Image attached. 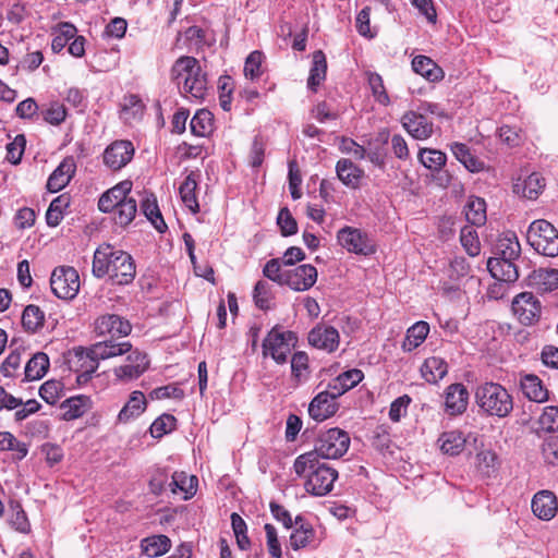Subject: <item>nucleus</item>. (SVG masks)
<instances>
[{"mask_svg": "<svg viewBox=\"0 0 558 558\" xmlns=\"http://www.w3.org/2000/svg\"><path fill=\"white\" fill-rule=\"evenodd\" d=\"M196 486H197L196 476L187 477L186 474L183 472H181V473L175 472L172 475V481L169 483V487L171 488L172 493H175L177 488H178L186 494L184 499H189L190 497L195 495Z\"/></svg>", "mask_w": 558, "mask_h": 558, "instance_id": "obj_47", "label": "nucleus"}, {"mask_svg": "<svg viewBox=\"0 0 558 558\" xmlns=\"http://www.w3.org/2000/svg\"><path fill=\"white\" fill-rule=\"evenodd\" d=\"M262 61L263 53L259 51H253L248 54L244 64V74L245 77L255 80L262 74Z\"/></svg>", "mask_w": 558, "mask_h": 558, "instance_id": "obj_60", "label": "nucleus"}, {"mask_svg": "<svg viewBox=\"0 0 558 558\" xmlns=\"http://www.w3.org/2000/svg\"><path fill=\"white\" fill-rule=\"evenodd\" d=\"M363 378L364 374L361 369L352 368L338 375L328 384V387L336 396L341 397L347 391L359 385Z\"/></svg>", "mask_w": 558, "mask_h": 558, "instance_id": "obj_25", "label": "nucleus"}, {"mask_svg": "<svg viewBox=\"0 0 558 558\" xmlns=\"http://www.w3.org/2000/svg\"><path fill=\"white\" fill-rule=\"evenodd\" d=\"M429 332V325L426 322H417L412 325L405 335L402 342V349L404 351H412L420 347L426 339Z\"/></svg>", "mask_w": 558, "mask_h": 558, "instance_id": "obj_37", "label": "nucleus"}, {"mask_svg": "<svg viewBox=\"0 0 558 558\" xmlns=\"http://www.w3.org/2000/svg\"><path fill=\"white\" fill-rule=\"evenodd\" d=\"M141 548L147 557L156 558L165 555L171 548V541L162 534L153 535L141 541Z\"/></svg>", "mask_w": 558, "mask_h": 558, "instance_id": "obj_32", "label": "nucleus"}, {"mask_svg": "<svg viewBox=\"0 0 558 558\" xmlns=\"http://www.w3.org/2000/svg\"><path fill=\"white\" fill-rule=\"evenodd\" d=\"M76 171V162L73 156L65 157L53 170L47 181V189L51 193H57L65 187Z\"/></svg>", "mask_w": 558, "mask_h": 558, "instance_id": "obj_19", "label": "nucleus"}, {"mask_svg": "<svg viewBox=\"0 0 558 558\" xmlns=\"http://www.w3.org/2000/svg\"><path fill=\"white\" fill-rule=\"evenodd\" d=\"M460 241L470 256L480 254V242L475 230L472 227H464L461 229Z\"/></svg>", "mask_w": 558, "mask_h": 558, "instance_id": "obj_56", "label": "nucleus"}, {"mask_svg": "<svg viewBox=\"0 0 558 558\" xmlns=\"http://www.w3.org/2000/svg\"><path fill=\"white\" fill-rule=\"evenodd\" d=\"M539 427L548 433L558 432V407L548 405L543 409L538 418Z\"/></svg>", "mask_w": 558, "mask_h": 558, "instance_id": "obj_53", "label": "nucleus"}, {"mask_svg": "<svg viewBox=\"0 0 558 558\" xmlns=\"http://www.w3.org/2000/svg\"><path fill=\"white\" fill-rule=\"evenodd\" d=\"M529 244L544 256L558 255V231L545 219L533 221L526 232Z\"/></svg>", "mask_w": 558, "mask_h": 558, "instance_id": "obj_6", "label": "nucleus"}, {"mask_svg": "<svg viewBox=\"0 0 558 558\" xmlns=\"http://www.w3.org/2000/svg\"><path fill=\"white\" fill-rule=\"evenodd\" d=\"M277 223L283 236L293 235L298 232V223L287 207L280 209Z\"/></svg>", "mask_w": 558, "mask_h": 558, "instance_id": "obj_57", "label": "nucleus"}, {"mask_svg": "<svg viewBox=\"0 0 558 558\" xmlns=\"http://www.w3.org/2000/svg\"><path fill=\"white\" fill-rule=\"evenodd\" d=\"M95 331L98 336L109 335V340L117 341L114 337L128 336L132 331V325L119 315L106 314L96 319Z\"/></svg>", "mask_w": 558, "mask_h": 558, "instance_id": "obj_15", "label": "nucleus"}, {"mask_svg": "<svg viewBox=\"0 0 558 558\" xmlns=\"http://www.w3.org/2000/svg\"><path fill=\"white\" fill-rule=\"evenodd\" d=\"M402 126L415 140H427L433 135V123L427 118L418 112L409 111L401 118Z\"/></svg>", "mask_w": 558, "mask_h": 558, "instance_id": "obj_16", "label": "nucleus"}, {"mask_svg": "<svg viewBox=\"0 0 558 558\" xmlns=\"http://www.w3.org/2000/svg\"><path fill=\"white\" fill-rule=\"evenodd\" d=\"M317 280V269L310 264H304L294 269L287 270L286 284L295 291L311 289Z\"/></svg>", "mask_w": 558, "mask_h": 558, "instance_id": "obj_18", "label": "nucleus"}, {"mask_svg": "<svg viewBox=\"0 0 558 558\" xmlns=\"http://www.w3.org/2000/svg\"><path fill=\"white\" fill-rule=\"evenodd\" d=\"M308 342L317 349L333 352L339 345V332L335 327L318 325L310 331Z\"/></svg>", "mask_w": 558, "mask_h": 558, "instance_id": "obj_20", "label": "nucleus"}, {"mask_svg": "<svg viewBox=\"0 0 558 558\" xmlns=\"http://www.w3.org/2000/svg\"><path fill=\"white\" fill-rule=\"evenodd\" d=\"M451 151L454 157L464 165V167L471 172H478L483 170L484 162L473 156L465 144L453 143L451 145Z\"/></svg>", "mask_w": 558, "mask_h": 558, "instance_id": "obj_40", "label": "nucleus"}, {"mask_svg": "<svg viewBox=\"0 0 558 558\" xmlns=\"http://www.w3.org/2000/svg\"><path fill=\"white\" fill-rule=\"evenodd\" d=\"M412 69L429 82H437L444 77V71L426 56H416L412 60Z\"/></svg>", "mask_w": 558, "mask_h": 558, "instance_id": "obj_31", "label": "nucleus"}, {"mask_svg": "<svg viewBox=\"0 0 558 558\" xmlns=\"http://www.w3.org/2000/svg\"><path fill=\"white\" fill-rule=\"evenodd\" d=\"M92 272L96 278L109 276L114 284L124 286L134 280L136 267L129 253L104 243L94 253Z\"/></svg>", "mask_w": 558, "mask_h": 558, "instance_id": "obj_1", "label": "nucleus"}, {"mask_svg": "<svg viewBox=\"0 0 558 558\" xmlns=\"http://www.w3.org/2000/svg\"><path fill=\"white\" fill-rule=\"evenodd\" d=\"M114 344H128L130 348L124 352L126 354L125 363L113 369L114 376L123 381L138 378L149 366V360L146 353L134 349L129 341H114Z\"/></svg>", "mask_w": 558, "mask_h": 558, "instance_id": "obj_10", "label": "nucleus"}, {"mask_svg": "<svg viewBox=\"0 0 558 558\" xmlns=\"http://www.w3.org/2000/svg\"><path fill=\"white\" fill-rule=\"evenodd\" d=\"M298 337L293 331H281L274 327L263 341V355L270 356L277 364H284Z\"/></svg>", "mask_w": 558, "mask_h": 558, "instance_id": "obj_8", "label": "nucleus"}, {"mask_svg": "<svg viewBox=\"0 0 558 558\" xmlns=\"http://www.w3.org/2000/svg\"><path fill=\"white\" fill-rule=\"evenodd\" d=\"M39 396L48 404H54L63 396V384L59 380H47L40 386Z\"/></svg>", "mask_w": 558, "mask_h": 558, "instance_id": "obj_50", "label": "nucleus"}, {"mask_svg": "<svg viewBox=\"0 0 558 558\" xmlns=\"http://www.w3.org/2000/svg\"><path fill=\"white\" fill-rule=\"evenodd\" d=\"M70 198L65 194L56 197L46 213V221L49 227H57L63 219V210L69 206Z\"/></svg>", "mask_w": 558, "mask_h": 558, "instance_id": "obj_46", "label": "nucleus"}, {"mask_svg": "<svg viewBox=\"0 0 558 558\" xmlns=\"http://www.w3.org/2000/svg\"><path fill=\"white\" fill-rule=\"evenodd\" d=\"M545 186L544 178L534 172L523 182V196L529 199H535Z\"/></svg>", "mask_w": 558, "mask_h": 558, "instance_id": "obj_55", "label": "nucleus"}, {"mask_svg": "<svg viewBox=\"0 0 558 558\" xmlns=\"http://www.w3.org/2000/svg\"><path fill=\"white\" fill-rule=\"evenodd\" d=\"M231 525L236 539V545L241 550H247L251 547V541L247 536V525L240 514H231Z\"/></svg>", "mask_w": 558, "mask_h": 558, "instance_id": "obj_49", "label": "nucleus"}, {"mask_svg": "<svg viewBox=\"0 0 558 558\" xmlns=\"http://www.w3.org/2000/svg\"><path fill=\"white\" fill-rule=\"evenodd\" d=\"M146 409V399L143 392L133 391L129 401L119 412L118 418L120 422L126 423L130 420L141 415Z\"/></svg>", "mask_w": 558, "mask_h": 558, "instance_id": "obj_33", "label": "nucleus"}, {"mask_svg": "<svg viewBox=\"0 0 558 558\" xmlns=\"http://www.w3.org/2000/svg\"><path fill=\"white\" fill-rule=\"evenodd\" d=\"M531 507L533 513L545 521L553 519L558 509L556 496L548 490L535 494Z\"/></svg>", "mask_w": 558, "mask_h": 558, "instance_id": "obj_23", "label": "nucleus"}, {"mask_svg": "<svg viewBox=\"0 0 558 558\" xmlns=\"http://www.w3.org/2000/svg\"><path fill=\"white\" fill-rule=\"evenodd\" d=\"M469 391L463 384L449 385L445 390V411L449 415H459L466 411Z\"/></svg>", "mask_w": 558, "mask_h": 558, "instance_id": "obj_17", "label": "nucleus"}, {"mask_svg": "<svg viewBox=\"0 0 558 558\" xmlns=\"http://www.w3.org/2000/svg\"><path fill=\"white\" fill-rule=\"evenodd\" d=\"M26 140L23 134L16 135L15 138L7 145V159L13 165L20 163Z\"/></svg>", "mask_w": 558, "mask_h": 558, "instance_id": "obj_59", "label": "nucleus"}, {"mask_svg": "<svg viewBox=\"0 0 558 558\" xmlns=\"http://www.w3.org/2000/svg\"><path fill=\"white\" fill-rule=\"evenodd\" d=\"M113 211L117 225L121 227L130 225L137 213L136 199L128 196Z\"/></svg>", "mask_w": 558, "mask_h": 558, "instance_id": "obj_43", "label": "nucleus"}, {"mask_svg": "<svg viewBox=\"0 0 558 558\" xmlns=\"http://www.w3.org/2000/svg\"><path fill=\"white\" fill-rule=\"evenodd\" d=\"M465 441L463 434L459 430L445 432L438 438L440 450L449 456H458L462 452Z\"/></svg>", "mask_w": 558, "mask_h": 558, "instance_id": "obj_35", "label": "nucleus"}, {"mask_svg": "<svg viewBox=\"0 0 558 558\" xmlns=\"http://www.w3.org/2000/svg\"><path fill=\"white\" fill-rule=\"evenodd\" d=\"M197 174L190 172L179 189V193L184 205L193 213L199 210V205L196 198Z\"/></svg>", "mask_w": 558, "mask_h": 558, "instance_id": "obj_34", "label": "nucleus"}, {"mask_svg": "<svg viewBox=\"0 0 558 558\" xmlns=\"http://www.w3.org/2000/svg\"><path fill=\"white\" fill-rule=\"evenodd\" d=\"M177 418L171 414H162L150 425V434L154 438H161L175 428Z\"/></svg>", "mask_w": 558, "mask_h": 558, "instance_id": "obj_51", "label": "nucleus"}, {"mask_svg": "<svg viewBox=\"0 0 558 558\" xmlns=\"http://www.w3.org/2000/svg\"><path fill=\"white\" fill-rule=\"evenodd\" d=\"M282 262L279 258H272L266 263L263 274L269 280L282 286L286 284L287 270L281 269Z\"/></svg>", "mask_w": 558, "mask_h": 558, "instance_id": "obj_54", "label": "nucleus"}, {"mask_svg": "<svg viewBox=\"0 0 558 558\" xmlns=\"http://www.w3.org/2000/svg\"><path fill=\"white\" fill-rule=\"evenodd\" d=\"M80 275L74 267L62 265L52 270L50 287L57 298L73 300L80 291Z\"/></svg>", "mask_w": 558, "mask_h": 558, "instance_id": "obj_9", "label": "nucleus"}, {"mask_svg": "<svg viewBox=\"0 0 558 558\" xmlns=\"http://www.w3.org/2000/svg\"><path fill=\"white\" fill-rule=\"evenodd\" d=\"M338 243L350 253L368 255L374 252V245L367 234L360 229L344 227L337 233Z\"/></svg>", "mask_w": 558, "mask_h": 558, "instance_id": "obj_11", "label": "nucleus"}, {"mask_svg": "<svg viewBox=\"0 0 558 558\" xmlns=\"http://www.w3.org/2000/svg\"><path fill=\"white\" fill-rule=\"evenodd\" d=\"M338 179L348 187L357 189L364 177V171L352 160L342 158L336 165Z\"/></svg>", "mask_w": 558, "mask_h": 558, "instance_id": "obj_24", "label": "nucleus"}, {"mask_svg": "<svg viewBox=\"0 0 558 558\" xmlns=\"http://www.w3.org/2000/svg\"><path fill=\"white\" fill-rule=\"evenodd\" d=\"M530 284L539 291L547 292L558 288V269L539 268L534 270L530 277Z\"/></svg>", "mask_w": 558, "mask_h": 558, "instance_id": "obj_28", "label": "nucleus"}, {"mask_svg": "<svg viewBox=\"0 0 558 558\" xmlns=\"http://www.w3.org/2000/svg\"><path fill=\"white\" fill-rule=\"evenodd\" d=\"M475 401L487 415L506 417L513 409V400L508 390L497 383H484L476 388Z\"/></svg>", "mask_w": 558, "mask_h": 558, "instance_id": "obj_5", "label": "nucleus"}, {"mask_svg": "<svg viewBox=\"0 0 558 558\" xmlns=\"http://www.w3.org/2000/svg\"><path fill=\"white\" fill-rule=\"evenodd\" d=\"M132 189L131 181H122L114 185L113 187L106 191L98 201V209L101 213H111L113 211L125 198L129 196V193Z\"/></svg>", "mask_w": 558, "mask_h": 558, "instance_id": "obj_21", "label": "nucleus"}, {"mask_svg": "<svg viewBox=\"0 0 558 558\" xmlns=\"http://www.w3.org/2000/svg\"><path fill=\"white\" fill-rule=\"evenodd\" d=\"M129 348L128 344H114L113 340H104L92 344L89 348H81L75 351L78 363L76 368V372H78L77 383H87L97 371L99 361L121 356Z\"/></svg>", "mask_w": 558, "mask_h": 558, "instance_id": "obj_4", "label": "nucleus"}, {"mask_svg": "<svg viewBox=\"0 0 558 558\" xmlns=\"http://www.w3.org/2000/svg\"><path fill=\"white\" fill-rule=\"evenodd\" d=\"M496 258L515 260L521 254V245L513 232L504 233L496 244Z\"/></svg>", "mask_w": 558, "mask_h": 558, "instance_id": "obj_29", "label": "nucleus"}, {"mask_svg": "<svg viewBox=\"0 0 558 558\" xmlns=\"http://www.w3.org/2000/svg\"><path fill=\"white\" fill-rule=\"evenodd\" d=\"M89 398L86 396L71 397L61 403L63 410L62 417L65 421L78 418L85 414L89 408Z\"/></svg>", "mask_w": 558, "mask_h": 558, "instance_id": "obj_36", "label": "nucleus"}, {"mask_svg": "<svg viewBox=\"0 0 558 558\" xmlns=\"http://www.w3.org/2000/svg\"><path fill=\"white\" fill-rule=\"evenodd\" d=\"M291 372L299 383L308 377V356L305 352L299 351L292 355Z\"/></svg>", "mask_w": 558, "mask_h": 558, "instance_id": "obj_52", "label": "nucleus"}, {"mask_svg": "<svg viewBox=\"0 0 558 558\" xmlns=\"http://www.w3.org/2000/svg\"><path fill=\"white\" fill-rule=\"evenodd\" d=\"M134 151L132 142L114 141L104 151V163L113 171L120 170L132 160Z\"/></svg>", "mask_w": 558, "mask_h": 558, "instance_id": "obj_12", "label": "nucleus"}, {"mask_svg": "<svg viewBox=\"0 0 558 558\" xmlns=\"http://www.w3.org/2000/svg\"><path fill=\"white\" fill-rule=\"evenodd\" d=\"M49 357L44 352H37L26 363L25 378L27 380H38L44 377L49 368Z\"/></svg>", "mask_w": 558, "mask_h": 558, "instance_id": "obj_38", "label": "nucleus"}, {"mask_svg": "<svg viewBox=\"0 0 558 558\" xmlns=\"http://www.w3.org/2000/svg\"><path fill=\"white\" fill-rule=\"evenodd\" d=\"M513 314L523 325L536 323L541 316V303L531 292H522L512 301Z\"/></svg>", "mask_w": 558, "mask_h": 558, "instance_id": "obj_13", "label": "nucleus"}, {"mask_svg": "<svg viewBox=\"0 0 558 558\" xmlns=\"http://www.w3.org/2000/svg\"><path fill=\"white\" fill-rule=\"evenodd\" d=\"M513 262L514 260L505 258L490 257L487 260V269L497 281L511 283L519 278V271Z\"/></svg>", "mask_w": 558, "mask_h": 558, "instance_id": "obj_22", "label": "nucleus"}, {"mask_svg": "<svg viewBox=\"0 0 558 558\" xmlns=\"http://www.w3.org/2000/svg\"><path fill=\"white\" fill-rule=\"evenodd\" d=\"M45 320L44 312L37 305H27L22 314V325L28 332H36L43 327Z\"/></svg>", "mask_w": 558, "mask_h": 558, "instance_id": "obj_42", "label": "nucleus"}, {"mask_svg": "<svg viewBox=\"0 0 558 558\" xmlns=\"http://www.w3.org/2000/svg\"><path fill=\"white\" fill-rule=\"evenodd\" d=\"M422 377L429 384H437L448 373L447 362L438 356H430L420 368Z\"/></svg>", "mask_w": 558, "mask_h": 558, "instance_id": "obj_27", "label": "nucleus"}, {"mask_svg": "<svg viewBox=\"0 0 558 558\" xmlns=\"http://www.w3.org/2000/svg\"><path fill=\"white\" fill-rule=\"evenodd\" d=\"M338 398L339 397L327 386L326 390L320 391L311 401L308 405L310 416L317 422H323L331 417L338 410Z\"/></svg>", "mask_w": 558, "mask_h": 558, "instance_id": "obj_14", "label": "nucleus"}, {"mask_svg": "<svg viewBox=\"0 0 558 558\" xmlns=\"http://www.w3.org/2000/svg\"><path fill=\"white\" fill-rule=\"evenodd\" d=\"M66 118L65 107L58 102H51L49 107L44 111V120L52 125H59Z\"/></svg>", "mask_w": 558, "mask_h": 558, "instance_id": "obj_62", "label": "nucleus"}, {"mask_svg": "<svg viewBox=\"0 0 558 558\" xmlns=\"http://www.w3.org/2000/svg\"><path fill=\"white\" fill-rule=\"evenodd\" d=\"M142 210L146 218L153 223L157 231L163 232L167 225L161 216L156 198H145L142 202Z\"/></svg>", "mask_w": 558, "mask_h": 558, "instance_id": "obj_48", "label": "nucleus"}, {"mask_svg": "<svg viewBox=\"0 0 558 558\" xmlns=\"http://www.w3.org/2000/svg\"><path fill=\"white\" fill-rule=\"evenodd\" d=\"M264 530L266 533V545L270 557L281 558L282 550L276 527L270 523H266Z\"/></svg>", "mask_w": 558, "mask_h": 558, "instance_id": "obj_58", "label": "nucleus"}, {"mask_svg": "<svg viewBox=\"0 0 558 558\" xmlns=\"http://www.w3.org/2000/svg\"><path fill=\"white\" fill-rule=\"evenodd\" d=\"M184 397V392L178 386L170 384L162 387L155 388L149 392V398L151 400H161L167 398L173 399H182Z\"/></svg>", "mask_w": 558, "mask_h": 558, "instance_id": "obj_63", "label": "nucleus"}, {"mask_svg": "<svg viewBox=\"0 0 558 558\" xmlns=\"http://www.w3.org/2000/svg\"><path fill=\"white\" fill-rule=\"evenodd\" d=\"M171 81L181 95L203 99L207 90V76L196 58L182 56L175 60L170 71Z\"/></svg>", "mask_w": 558, "mask_h": 558, "instance_id": "obj_3", "label": "nucleus"}, {"mask_svg": "<svg viewBox=\"0 0 558 558\" xmlns=\"http://www.w3.org/2000/svg\"><path fill=\"white\" fill-rule=\"evenodd\" d=\"M326 71L327 61L325 53L322 50H317L313 53V65L307 80L308 88L316 90V87L325 80Z\"/></svg>", "mask_w": 558, "mask_h": 558, "instance_id": "obj_39", "label": "nucleus"}, {"mask_svg": "<svg viewBox=\"0 0 558 558\" xmlns=\"http://www.w3.org/2000/svg\"><path fill=\"white\" fill-rule=\"evenodd\" d=\"M420 162L430 171H439L446 165V154L433 148H422L418 153Z\"/></svg>", "mask_w": 558, "mask_h": 558, "instance_id": "obj_45", "label": "nucleus"}, {"mask_svg": "<svg viewBox=\"0 0 558 558\" xmlns=\"http://www.w3.org/2000/svg\"><path fill=\"white\" fill-rule=\"evenodd\" d=\"M465 218L473 226L486 222V203L481 197H471L465 205Z\"/></svg>", "mask_w": 558, "mask_h": 558, "instance_id": "obj_41", "label": "nucleus"}, {"mask_svg": "<svg viewBox=\"0 0 558 558\" xmlns=\"http://www.w3.org/2000/svg\"><path fill=\"white\" fill-rule=\"evenodd\" d=\"M293 469L298 476L306 477L305 490L314 496L329 494L338 477L337 470L317 460L316 453L300 454L294 460Z\"/></svg>", "mask_w": 558, "mask_h": 558, "instance_id": "obj_2", "label": "nucleus"}, {"mask_svg": "<svg viewBox=\"0 0 558 558\" xmlns=\"http://www.w3.org/2000/svg\"><path fill=\"white\" fill-rule=\"evenodd\" d=\"M350 437L347 432L335 427L320 434L315 449L307 453H316V459H338L349 449Z\"/></svg>", "mask_w": 558, "mask_h": 558, "instance_id": "obj_7", "label": "nucleus"}, {"mask_svg": "<svg viewBox=\"0 0 558 558\" xmlns=\"http://www.w3.org/2000/svg\"><path fill=\"white\" fill-rule=\"evenodd\" d=\"M211 126L213 114L206 109L198 110L190 122L191 132L201 137L209 134L211 132Z\"/></svg>", "mask_w": 558, "mask_h": 558, "instance_id": "obj_44", "label": "nucleus"}, {"mask_svg": "<svg viewBox=\"0 0 558 558\" xmlns=\"http://www.w3.org/2000/svg\"><path fill=\"white\" fill-rule=\"evenodd\" d=\"M294 523L295 530L290 535V545L294 550H299L313 543L315 531L301 515L295 518Z\"/></svg>", "mask_w": 558, "mask_h": 558, "instance_id": "obj_26", "label": "nucleus"}, {"mask_svg": "<svg viewBox=\"0 0 558 558\" xmlns=\"http://www.w3.org/2000/svg\"><path fill=\"white\" fill-rule=\"evenodd\" d=\"M368 85L376 100L381 105L389 104V97L385 89L383 78L377 73H368Z\"/></svg>", "mask_w": 558, "mask_h": 558, "instance_id": "obj_61", "label": "nucleus"}, {"mask_svg": "<svg viewBox=\"0 0 558 558\" xmlns=\"http://www.w3.org/2000/svg\"><path fill=\"white\" fill-rule=\"evenodd\" d=\"M10 508L12 510V515L10 518L12 525L20 532H27L28 521L22 506L19 502H11Z\"/></svg>", "mask_w": 558, "mask_h": 558, "instance_id": "obj_64", "label": "nucleus"}, {"mask_svg": "<svg viewBox=\"0 0 558 558\" xmlns=\"http://www.w3.org/2000/svg\"><path fill=\"white\" fill-rule=\"evenodd\" d=\"M521 389L526 398L535 402H544L548 399V391L536 375H525L521 378Z\"/></svg>", "mask_w": 558, "mask_h": 558, "instance_id": "obj_30", "label": "nucleus"}]
</instances>
